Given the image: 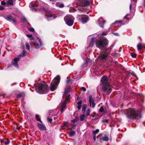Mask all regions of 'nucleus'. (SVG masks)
<instances>
[{
	"instance_id": "f257e3e1",
	"label": "nucleus",
	"mask_w": 145,
	"mask_h": 145,
	"mask_svg": "<svg viewBox=\"0 0 145 145\" xmlns=\"http://www.w3.org/2000/svg\"><path fill=\"white\" fill-rule=\"evenodd\" d=\"M127 116L129 119L133 120L138 119L141 117L140 111L134 108H129L128 109Z\"/></svg>"
},
{
	"instance_id": "f03ea898",
	"label": "nucleus",
	"mask_w": 145,
	"mask_h": 145,
	"mask_svg": "<svg viewBox=\"0 0 145 145\" xmlns=\"http://www.w3.org/2000/svg\"><path fill=\"white\" fill-rule=\"evenodd\" d=\"M101 81L102 84L103 85V91L106 92L108 94L110 93L112 90L111 87L108 82L107 77L106 76L103 77Z\"/></svg>"
},
{
	"instance_id": "7ed1b4c3",
	"label": "nucleus",
	"mask_w": 145,
	"mask_h": 145,
	"mask_svg": "<svg viewBox=\"0 0 145 145\" xmlns=\"http://www.w3.org/2000/svg\"><path fill=\"white\" fill-rule=\"evenodd\" d=\"M112 47V46H111L109 48H105L104 51H102L98 57L101 60L106 61Z\"/></svg>"
},
{
	"instance_id": "20e7f679",
	"label": "nucleus",
	"mask_w": 145,
	"mask_h": 145,
	"mask_svg": "<svg viewBox=\"0 0 145 145\" xmlns=\"http://www.w3.org/2000/svg\"><path fill=\"white\" fill-rule=\"evenodd\" d=\"M48 91V87L45 83H40L38 86V92L40 93H46Z\"/></svg>"
},
{
	"instance_id": "39448f33",
	"label": "nucleus",
	"mask_w": 145,
	"mask_h": 145,
	"mask_svg": "<svg viewBox=\"0 0 145 145\" xmlns=\"http://www.w3.org/2000/svg\"><path fill=\"white\" fill-rule=\"evenodd\" d=\"M60 80V77L59 75L57 76L53 80L50 86V89L51 91H54L56 89Z\"/></svg>"
},
{
	"instance_id": "423d86ee",
	"label": "nucleus",
	"mask_w": 145,
	"mask_h": 145,
	"mask_svg": "<svg viewBox=\"0 0 145 145\" xmlns=\"http://www.w3.org/2000/svg\"><path fill=\"white\" fill-rule=\"evenodd\" d=\"M48 5H46V8H43V10L46 13L45 15V18L48 20H50L52 19H54L56 17V16L54 14H52L51 13L49 12L48 10Z\"/></svg>"
},
{
	"instance_id": "0eeeda50",
	"label": "nucleus",
	"mask_w": 145,
	"mask_h": 145,
	"mask_svg": "<svg viewBox=\"0 0 145 145\" xmlns=\"http://www.w3.org/2000/svg\"><path fill=\"white\" fill-rule=\"evenodd\" d=\"M108 44V41L106 39H104L102 40H98L96 42L97 47L100 49L105 47Z\"/></svg>"
},
{
	"instance_id": "6e6552de",
	"label": "nucleus",
	"mask_w": 145,
	"mask_h": 145,
	"mask_svg": "<svg viewBox=\"0 0 145 145\" xmlns=\"http://www.w3.org/2000/svg\"><path fill=\"white\" fill-rule=\"evenodd\" d=\"M74 20V17L71 15H67L64 18V20L66 24L69 26L72 25Z\"/></svg>"
},
{
	"instance_id": "1a4fd4ad",
	"label": "nucleus",
	"mask_w": 145,
	"mask_h": 145,
	"mask_svg": "<svg viewBox=\"0 0 145 145\" xmlns=\"http://www.w3.org/2000/svg\"><path fill=\"white\" fill-rule=\"evenodd\" d=\"M90 1L88 0H78L77 4L80 7H84L89 5L90 4Z\"/></svg>"
},
{
	"instance_id": "9d476101",
	"label": "nucleus",
	"mask_w": 145,
	"mask_h": 145,
	"mask_svg": "<svg viewBox=\"0 0 145 145\" xmlns=\"http://www.w3.org/2000/svg\"><path fill=\"white\" fill-rule=\"evenodd\" d=\"M78 17L79 19H81L82 21L83 24L86 23L88 20V17L86 16L79 15Z\"/></svg>"
},
{
	"instance_id": "9b49d317",
	"label": "nucleus",
	"mask_w": 145,
	"mask_h": 145,
	"mask_svg": "<svg viewBox=\"0 0 145 145\" xmlns=\"http://www.w3.org/2000/svg\"><path fill=\"white\" fill-rule=\"evenodd\" d=\"M29 7L31 8L33 10L36 11L37 10V7L36 4H35L34 2H31L29 5Z\"/></svg>"
},
{
	"instance_id": "f8f14e48",
	"label": "nucleus",
	"mask_w": 145,
	"mask_h": 145,
	"mask_svg": "<svg viewBox=\"0 0 145 145\" xmlns=\"http://www.w3.org/2000/svg\"><path fill=\"white\" fill-rule=\"evenodd\" d=\"M70 89V87L68 85L65 88L64 93L66 96V100H68L70 97V95H68L67 93L68 92V90Z\"/></svg>"
},
{
	"instance_id": "ddd939ff",
	"label": "nucleus",
	"mask_w": 145,
	"mask_h": 145,
	"mask_svg": "<svg viewBox=\"0 0 145 145\" xmlns=\"http://www.w3.org/2000/svg\"><path fill=\"white\" fill-rule=\"evenodd\" d=\"M19 60V58L18 57L15 58L13 61L12 62V65L15 67L16 68H18V65L17 63V62Z\"/></svg>"
},
{
	"instance_id": "4468645a",
	"label": "nucleus",
	"mask_w": 145,
	"mask_h": 145,
	"mask_svg": "<svg viewBox=\"0 0 145 145\" xmlns=\"http://www.w3.org/2000/svg\"><path fill=\"white\" fill-rule=\"evenodd\" d=\"M90 59L88 58H86V61L81 66L82 68L83 69L84 68L86 67L88 63V62H90Z\"/></svg>"
},
{
	"instance_id": "2eb2a0df",
	"label": "nucleus",
	"mask_w": 145,
	"mask_h": 145,
	"mask_svg": "<svg viewBox=\"0 0 145 145\" xmlns=\"http://www.w3.org/2000/svg\"><path fill=\"white\" fill-rule=\"evenodd\" d=\"M37 126L39 129L43 131L46 130V127L44 125L40 123H38Z\"/></svg>"
},
{
	"instance_id": "dca6fc26",
	"label": "nucleus",
	"mask_w": 145,
	"mask_h": 145,
	"mask_svg": "<svg viewBox=\"0 0 145 145\" xmlns=\"http://www.w3.org/2000/svg\"><path fill=\"white\" fill-rule=\"evenodd\" d=\"M61 113H62L64 111V109L66 106V104L65 101H64L61 103Z\"/></svg>"
},
{
	"instance_id": "f3484780",
	"label": "nucleus",
	"mask_w": 145,
	"mask_h": 145,
	"mask_svg": "<svg viewBox=\"0 0 145 145\" xmlns=\"http://www.w3.org/2000/svg\"><path fill=\"white\" fill-rule=\"evenodd\" d=\"M89 102L90 106H91V105H92V108H94L95 104L94 103L93 100L91 96H90L89 97Z\"/></svg>"
},
{
	"instance_id": "a211bd4d",
	"label": "nucleus",
	"mask_w": 145,
	"mask_h": 145,
	"mask_svg": "<svg viewBox=\"0 0 145 145\" xmlns=\"http://www.w3.org/2000/svg\"><path fill=\"white\" fill-rule=\"evenodd\" d=\"M36 42L35 41V42H34L33 41H31L30 42V44L31 45L35 46V48L36 49H38L39 48V46L38 44L36 43H35Z\"/></svg>"
},
{
	"instance_id": "6ab92c4d",
	"label": "nucleus",
	"mask_w": 145,
	"mask_h": 145,
	"mask_svg": "<svg viewBox=\"0 0 145 145\" xmlns=\"http://www.w3.org/2000/svg\"><path fill=\"white\" fill-rule=\"evenodd\" d=\"M7 18L10 21H12L13 22H16L15 19L11 16H8L7 17Z\"/></svg>"
},
{
	"instance_id": "aec40b11",
	"label": "nucleus",
	"mask_w": 145,
	"mask_h": 145,
	"mask_svg": "<svg viewBox=\"0 0 145 145\" xmlns=\"http://www.w3.org/2000/svg\"><path fill=\"white\" fill-rule=\"evenodd\" d=\"M13 2L14 1L12 0H8L6 1V4L7 5H12Z\"/></svg>"
},
{
	"instance_id": "412c9836",
	"label": "nucleus",
	"mask_w": 145,
	"mask_h": 145,
	"mask_svg": "<svg viewBox=\"0 0 145 145\" xmlns=\"http://www.w3.org/2000/svg\"><path fill=\"white\" fill-rule=\"evenodd\" d=\"M144 46L142 45L141 43H139L137 45V48L138 50H140L142 48H144Z\"/></svg>"
},
{
	"instance_id": "4be33fe9",
	"label": "nucleus",
	"mask_w": 145,
	"mask_h": 145,
	"mask_svg": "<svg viewBox=\"0 0 145 145\" xmlns=\"http://www.w3.org/2000/svg\"><path fill=\"white\" fill-rule=\"evenodd\" d=\"M95 42V38H92L91 39V40H90V43H91V44H90V46L91 47H92L93 46L94 43Z\"/></svg>"
},
{
	"instance_id": "5701e85b",
	"label": "nucleus",
	"mask_w": 145,
	"mask_h": 145,
	"mask_svg": "<svg viewBox=\"0 0 145 145\" xmlns=\"http://www.w3.org/2000/svg\"><path fill=\"white\" fill-rule=\"evenodd\" d=\"M82 101H78L77 103V108L78 110H80L81 108Z\"/></svg>"
},
{
	"instance_id": "b1692460",
	"label": "nucleus",
	"mask_w": 145,
	"mask_h": 145,
	"mask_svg": "<svg viewBox=\"0 0 145 145\" xmlns=\"http://www.w3.org/2000/svg\"><path fill=\"white\" fill-rule=\"evenodd\" d=\"M56 6L59 7L60 8H63L64 7V5L63 4H61L59 3H56Z\"/></svg>"
},
{
	"instance_id": "393cba45",
	"label": "nucleus",
	"mask_w": 145,
	"mask_h": 145,
	"mask_svg": "<svg viewBox=\"0 0 145 145\" xmlns=\"http://www.w3.org/2000/svg\"><path fill=\"white\" fill-rule=\"evenodd\" d=\"M35 118L38 121H40V122L42 123V121H41L40 118L38 114H36Z\"/></svg>"
},
{
	"instance_id": "a878e982",
	"label": "nucleus",
	"mask_w": 145,
	"mask_h": 145,
	"mask_svg": "<svg viewBox=\"0 0 145 145\" xmlns=\"http://www.w3.org/2000/svg\"><path fill=\"white\" fill-rule=\"evenodd\" d=\"M99 111L101 112H102L104 111L105 112V110L103 106H102L100 107L99 110Z\"/></svg>"
},
{
	"instance_id": "bb28decb",
	"label": "nucleus",
	"mask_w": 145,
	"mask_h": 145,
	"mask_svg": "<svg viewBox=\"0 0 145 145\" xmlns=\"http://www.w3.org/2000/svg\"><path fill=\"white\" fill-rule=\"evenodd\" d=\"M86 106H86V105H84L82 107V112L83 113H85V112L86 108Z\"/></svg>"
},
{
	"instance_id": "cd10ccee",
	"label": "nucleus",
	"mask_w": 145,
	"mask_h": 145,
	"mask_svg": "<svg viewBox=\"0 0 145 145\" xmlns=\"http://www.w3.org/2000/svg\"><path fill=\"white\" fill-rule=\"evenodd\" d=\"M75 134V132L74 131H72L69 134V135L70 137H72L74 136Z\"/></svg>"
},
{
	"instance_id": "c85d7f7f",
	"label": "nucleus",
	"mask_w": 145,
	"mask_h": 145,
	"mask_svg": "<svg viewBox=\"0 0 145 145\" xmlns=\"http://www.w3.org/2000/svg\"><path fill=\"white\" fill-rule=\"evenodd\" d=\"M26 52L24 50L23 52L20 55V56H24L26 55Z\"/></svg>"
},
{
	"instance_id": "c756f323",
	"label": "nucleus",
	"mask_w": 145,
	"mask_h": 145,
	"mask_svg": "<svg viewBox=\"0 0 145 145\" xmlns=\"http://www.w3.org/2000/svg\"><path fill=\"white\" fill-rule=\"evenodd\" d=\"M84 118L85 115L84 114L82 115L80 117V120L82 121H84Z\"/></svg>"
},
{
	"instance_id": "7c9ffc66",
	"label": "nucleus",
	"mask_w": 145,
	"mask_h": 145,
	"mask_svg": "<svg viewBox=\"0 0 145 145\" xmlns=\"http://www.w3.org/2000/svg\"><path fill=\"white\" fill-rule=\"evenodd\" d=\"M102 139L103 141H107L108 140V137L106 136L103 137L102 138Z\"/></svg>"
},
{
	"instance_id": "2f4dec72",
	"label": "nucleus",
	"mask_w": 145,
	"mask_h": 145,
	"mask_svg": "<svg viewBox=\"0 0 145 145\" xmlns=\"http://www.w3.org/2000/svg\"><path fill=\"white\" fill-rule=\"evenodd\" d=\"M105 21L104 20H103L102 22V23H99V26L101 27L102 28H103L104 27V24L105 23Z\"/></svg>"
},
{
	"instance_id": "473e14b6",
	"label": "nucleus",
	"mask_w": 145,
	"mask_h": 145,
	"mask_svg": "<svg viewBox=\"0 0 145 145\" xmlns=\"http://www.w3.org/2000/svg\"><path fill=\"white\" fill-rule=\"evenodd\" d=\"M79 119V118L78 117H76L73 120L71 121V122H73L74 123L78 121Z\"/></svg>"
},
{
	"instance_id": "72a5a7b5",
	"label": "nucleus",
	"mask_w": 145,
	"mask_h": 145,
	"mask_svg": "<svg viewBox=\"0 0 145 145\" xmlns=\"http://www.w3.org/2000/svg\"><path fill=\"white\" fill-rule=\"evenodd\" d=\"M99 130L98 129H97L93 131H92V133L93 135H96V134H97L99 133Z\"/></svg>"
},
{
	"instance_id": "f704fd0d",
	"label": "nucleus",
	"mask_w": 145,
	"mask_h": 145,
	"mask_svg": "<svg viewBox=\"0 0 145 145\" xmlns=\"http://www.w3.org/2000/svg\"><path fill=\"white\" fill-rule=\"evenodd\" d=\"M90 112V108H89L86 111V115L87 116H88L89 115Z\"/></svg>"
},
{
	"instance_id": "c9c22d12",
	"label": "nucleus",
	"mask_w": 145,
	"mask_h": 145,
	"mask_svg": "<svg viewBox=\"0 0 145 145\" xmlns=\"http://www.w3.org/2000/svg\"><path fill=\"white\" fill-rule=\"evenodd\" d=\"M4 142L5 144H8L10 143V140L8 139L5 141H4Z\"/></svg>"
},
{
	"instance_id": "e433bc0d",
	"label": "nucleus",
	"mask_w": 145,
	"mask_h": 145,
	"mask_svg": "<svg viewBox=\"0 0 145 145\" xmlns=\"http://www.w3.org/2000/svg\"><path fill=\"white\" fill-rule=\"evenodd\" d=\"M25 45H26V48H27V49H28V50H29L30 46H29V44L27 42H26L25 43Z\"/></svg>"
},
{
	"instance_id": "4c0bfd02",
	"label": "nucleus",
	"mask_w": 145,
	"mask_h": 145,
	"mask_svg": "<svg viewBox=\"0 0 145 145\" xmlns=\"http://www.w3.org/2000/svg\"><path fill=\"white\" fill-rule=\"evenodd\" d=\"M70 11H72L73 12H74L76 11V9L74 8H71L70 9Z\"/></svg>"
},
{
	"instance_id": "58836bf2",
	"label": "nucleus",
	"mask_w": 145,
	"mask_h": 145,
	"mask_svg": "<svg viewBox=\"0 0 145 145\" xmlns=\"http://www.w3.org/2000/svg\"><path fill=\"white\" fill-rule=\"evenodd\" d=\"M47 120L48 121L50 122V123H51L52 121V119L50 118L49 117H48L47 118Z\"/></svg>"
},
{
	"instance_id": "ea45409f",
	"label": "nucleus",
	"mask_w": 145,
	"mask_h": 145,
	"mask_svg": "<svg viewBox=\"0 0 145 145\" xmlns=\"http://www.w3.org/2000/svg\"><path fill=\"white\" fill-rule=\"evenodd\" d=\"M30 40L31 41H33L34 42H35V40L34 37L32 36L29 38Z\"/></svg>"
},
{
	"instance_id": "a19ab883",
	"label": "nucleus",
	"mask_w": 145,
	"mask_h": 145,
	"mask_svg": "<svg viewBox=\"0 0 145 145\" xmlns=\"http://www.w3.org/2000/svg\"><path fill=\"white\" fill-rule=\"evenodd\" d=\"M29 30L31 32H33L34 31V29L33 28H29Z\"/></svg>"
},
{
	"instance_id": "79ce46f5",
	"label": "nucleus",
	"mask_w": 145,
	"mask_h": 145,
	"mask_svg": "<svg viewBox=\"0 0 145 145\" xmlns=\"http://www.w3.org/2000/svg\"><path fill=\"white\" fill-rule=\"evenodd\" d=\"M1 4L3 5H5L6 4V2H5V1H3L1 2Z\"/></svg>"
},
{
	"instance_id": "37998d69",
	"label": "nucleus",
	"mask_w": 145,
	"mask_h": 145,
	"mask_svg": "<svg viewBox=\"0 0 145 145\" xmlns=\"http://www.w3.org/2000/svg\"><path fill=\"white\" fill-rule=\"evenodd\" d=\"M108 120L107 119H104L102 120V122L103 123H107L108 122Z\"/></svg>"
},
{
	"instance_id": "c03bdc74",
	"label": "nucleus",
	"mask_w": 145,
	"mask_h": 145,
	"mask_svg": "<svg viewBox=\"0 0 145 145\" xmlns=\"http://www.w3.org/2000/svg\"><path fill=\"white\" fill-rule=\"evenodd\" d=\"M5 8L1 5H0V10H3Z\"/></svg>"
},
{
	"instance_id": "a18cd8bd",
	"label": "nucleus",
	"mask_w": 145,
	"mask_h": 145,
	"mask_svg": "<svg viewBox=\"0 0 145 145\" xmlns=\"http://www.w3.org/2000/svg\"><path fill=\"white\" fill-rule=\"evenodd\" d=\"M137 56V55L136 54H132L131 55V56L133 58H135Z\"/></svg>"
},
{
	"instance_id": "49530a36",
	"label": "nucleus",
	"mask_w": 145,
	"mask_h": 145,
	"mask_svg": "<svg viewBox=\"0 0 145 145\" xmlns=\"http://www.w3.org/2000/svg\"><path fill=\"white\" fill-rule=\"evenodd\" d=\"M22 93H19V94L17 96V97L18 98H20L22 96Z\"/></svg>"
},
{
	"instance_id": "de8ad7c7",
	"label": "nucleus",
	"mask_w": 145,
	"mask_h": 145,
	"mask_svg": "<svg viewBox=\"0 0 145 145\" xmlns=\"http://www.w3.org/2000/svg\"><path fill=\"white\" fill-rule=\"evenodd\" d=\"M38 39L40 42V45H41L42 44V42L40 38H38Z\"/></svg>"
},
{
	"instance_id": "09e8293b",
	"label": "nucleus",
	"mask_w": 145,
	"mask_h": 145,
	"mask_svg": "<svg viewBox=\"0 0 145 145\" xmlns=\"http://www.w3.org/2000/svg\"><path fill=\"white\" fill-rule=\"evenodd\" d=\"M81 89L84 91H86V88L85 87H82L81 88Z\"/></svg>"
},
{
	"instance_id": "8fccbe9b",
	"label": "nucleus",
	"mask_w": 145,
	"mask_h": 145,
	"mask_svg": "<svg viewBox=\"0 0 145 145\" xmlns=\"http://www.w3.org/2000/svg\"><path fill=\"white\" fill-rule=\"evenodd\" d=\"M26 36L28 38H30L32 36V35H28V34H26Z\"/></svg>"
},
{
	"instance_id": "3c124183",
	"label": "nucleus",
	"mask_w": 145,
	"mask_h": 145,
	"mask_svg": "<svg viewBox=\"0 0 145 145\" xmlns=\"http://www.w3.org/2000/svg\"><path fill=\"white\" fill-rule=\"evenodd\" d=\"M129 14H127L124 17V18H127L128 17L129 15Z\"/></svg>"
},
{
	"instance_id": "603ef678",
	"label": "nucleus",
	"mask_w": 145,
	"mask_h": 145,
	"mask_svg": "<svg viewBox=\"0 0 145 145\" xmlns=\"http://www.w3.org/2000/svg\"><path fill=\"white\" fill-rule=\"evenodd\" d=\"M131 74L133 75V76H136V75L135 74V73L134 72H133L131 73Z\"/></svg>"
},
{
	"instance_id": "864d4df0",
	"label": "nucleus",
	"mask_w": 145,
	"mask_h": 145,
	"mask_svg": "<svg viewBox=\"0 0 145 145\" xmlns=\"http://www.w3.org/2000/svg\"><path fill=\"white\" fill-rule=\"evenodd\" d=\"M93 138L94 140L95 141L96 140V135H94Z\"/></svg>"
},
{
	"instance_id": "5fc2aeb1",
	"label": "nucleus",
	"mask_w": 145,
	"mask_h": 145,
	"mask_svg": "<svg viewBox=\"0 0 145 145\" xmlns=\"http://www.w3.org/2000/svg\"><path fill=\"white\" fill-rule=\"evenodd\" d=\"M121 21H116L114 23V24H116V23H121Z\"/></svg>"
},
{
	"instance_id": "6e6d98bb",
	"label": "nucleus",
	"mask_w": 145,
	"mask_h": 145,
	"mask_svg": "<svg viewBox=\"0 0 145 145\" xmlns=\"http://www.w3.org/2000/svg\"><path fill=\"white\" fill-rule=\"evenodd\" d=\"M114 35L116 36L118 35V33H115Z\"/></svg>"
},
{
	"instance_id": "4d7b16f0",
	"label": "nucleus",
	"mask_w": 145,
	"mask_h": 145,
	"mask_svg": "<svg viewBox=\"0 0 145 145\" xmlns=\"http://www.w3.org/2000/svg\"><path fill=\"white\" fill-rule=\"evenodd\" d=\"M131 7H132V5L131 4L130 5V7H129V8H130V10H131Z\"/></svg>"
},
{
	"instance_id": "13d9d810",
	"label": "nucleus",
	"mask_w": 145,
	"mask_h": 145,
	"mask_svg": "<svg viewBox=\"0 0 145 145\" xmlns=\"http://www.w3.org/2000/svg\"><path fill=\"white\" fill-rule=\"evenodd\" d=\"M49 1H52L53 2H54V1H57V0H49Z\"/></svg>"
},
{
	"instance_id": "bf43d9fd",
	"label": "nucleus",
	"mask_w": 145,
	"mask_h": 145,
	"mask_svg": "<svg viewBox=\"0 0 145 145\" xmlns=\"http://www.w3.org/2000/svg\"><path fill=\"white\" fill-rule=\"evenodd\" d=\"M71 81V80H68L67 81V84H68L70 81Z\"/></svg>"
},
{
	"instance_id": "052dcab7",
	"label": "nucleus",
	"mask_w": 145,
	"mask_h": 145,
	"mask_svg": "<svg viewBox=\"0 0 145 145\" xmlns=\"http://www.w3.org/2000/svg\"><path fill=\"white\" fill-rule=\"evenodd\" d=\"M144 6L145 7V0H144Z\"/></svg>"
},
{
	"instance_id": "680f3d73",
	"label": "nucleus",
	"mask_w": 145,
	"mask_h": 145,
	"mask_svg": "<svg viewBox=\"0 0 145 145\" xmlns=\"http://www.w3.org/2000/svg\"><path fill=\"white\" fill-rule=\"evenodd\" d=\"M78 9L79 10H80L83 11L81 9H80L79 8H78Z\"/></svg>"
},
{
	"instance_id": "e2e57ef3",
	"label": "nucleus",
	"mask_w": 145,
	"mask_h": 145,
	"mask_svg": "<svg viewBox=\"0 0 145 145\" xmlns=\"http://www.w3.org/2000/svg\"><path fill=\"white\" fill-rule=\"evenodd\" d=\"M102 35H105V34L104 33H103V34H102Z\"/></svg>"
},
{
	"instance_id": "0e129e2a",
	"label": "nucleus",
	"mask_w": 145,
	"mask_h": 145,
	"mask_svg": "<svg viewBox=\"0 0 145 145\" xmlns=\"http://www.w3.org/2000/svg\"><path fill=\"white\" fill-rule=\"evenodd\" d=\"M9 67V66H8L7 67V68H8Z\"/></svg>"
},
{
	"instance_id": "69168bd1",
	"label": "nucleus",
	"mask_w": 145,
	"mask_h": 145,
	"mask_svg": "<svg viewBox=\"0 0 145 145\" xmlns=\"http://www.w3.org/2000/svg\"><path fill=\"white\" fill-rule=\"evenodd\" d=\"M132 1H135V0H132Z\"/></svg>"
}]
</instances>
